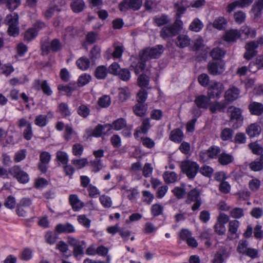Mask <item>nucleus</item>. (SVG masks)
Segmentation results:
<instances>
[{
	"label": "nucleus",
	"instance_id": "f257e3e1",
	"mask_svg": "<svg viewBox=\"0 0 263 263\" xmlns=\"http://www.w3.org/2000/svg\"><path fill=\"white\" fill-rule=\"evenodd\" d=\"M163 46L157 45L152 48H147L142 50L139 54L140 60L136 65L133 64L132 66L135 69L136 74L142 71L145 68V63L152 59H157L160 57L163 52Z\"/></svg>",
	"mask_w": 263,
	"mask_h": 263
},
{
	"label": "nucleus",
	"instance_id": "f03ea898",
	"mask_svg": "<svg viewBox=\"0 0 263 263\" xmlns=\"http://www.w3.org/2000/svg\"><path fill=\"white\" fill-rule=\"evenodd\" d=\"M174 24L170 26L164 27L161 31V36L163 39H167L176 35L183 27V23L178 16Z\"/></svg>",
	"mask_w": 263,
	"mask_h": 263
},
{
	"label": "nucleus",
	"instance_id": "7ed1b4c3",
	"mask_svg": "<svg viewBox=\"0 0 263 263\" xmlns=\"http://www.w3.org/2000/svg\"><path fill=\"white\" fill-rule=\"evenodd\" d=\"M5 22L8 26V33L9 35L16 36L19 34L18 15L17 13L8 14L6 16Z\"/></svg>",
	"mask_w": 263,
	"mask_h": 263
},
{
	"label": "nucleus",
	"instance_id": "20e7f679",
	"mask_svg": "<svg viewBox=\"0 0 263 263\" xmlns=\"http://www.w3.org/2000/svg\"><path fill=\"white\" fill-rule=\"evenodd\" d=\"M205 4L204 0H197L189 5L186 0H182L180 3L175 4V8L176 10V15L181 17L182 15L185 12L187 8L191 6L193 8H199Z\"/></svg>",
	"mask_w": 263,
	"mask_h": 263
},
{
	"label": "nucleus",
	"instance_id": "39448f33",
	"mask_svg": "<svg viewBox=\"0 0 263 263\" xmlns=\"http://www.w3.org/2000/svg\"><path fill=\"white\" fill-rule=\"evenodd\" d=\"M231 121L233 123V127L238 128L240 127L243 123V118L241 115V110L234 106H231L228 109Z\"/></svg>",
	"mask_w": 263,
	"mask_h": 263
},
{
	"label": "nucleus",
	"instance_id": "423d86ee",
	"mask_svg": "<svg viewBox=\"0 0 263 263\" xmlns=\"http://www.w3.org/2000/svg\"><path fill=\"white\" fill-rule=\"evenodd\" d=\"M181 167L183 172L190 178H193L196 176L199 169V165L196 162L190 160L183 161Z\"/></svg>",
	"mask_w": 263,
	"mask_h": 263
},
{
	"label": "nucleus",
	"instance_id": "0eeeda50",
	"mask_svg": "<svg viewBox=\"0 0 263 263\" xmlns=\"http://www.w3.org/2000/svg\"><path fill=\"white\" fill-rule=\"evenodd\" d=\"M223 90L222 84L215 81H211L208 88V96L211 99L219 98Z\"/></svg>",
	"mask_w": 263,
	"mask_h": 263
},
{
	"label": "nucleus",
	"instance_id": "6e6552de",
	"mask_svg": "<svg viewBox=\"0 0 263 263\" xmlns=\"http://www.w3.org/2000/svg\"><path fill=\"white\" fill-rule=\"evenodd\" d=\"M67 242L74 247L73 254L76 257H78L83 254V250L85 247L84 241H80L73 237H68Z\"/></svg>",
	"mask_w": 263,
	"mask_h": 263
},
{
	"label": "nucleus",
	"instance_id": "1a4fd4ad",
	"mask_svg": "<svg viewBox=\"0 0 263 263\" xmlns=\"http://www.w3.org/2000/svg\"><path fill=\"white\" fill-rule=\"evenodd\" d=\"M32 204V201L29 198H22L17 204L16 212L19 216L26 215L27 210Z\"/></svg>",
	"mask_w": 263,
	"mask_h": 263
},
{
	"label": "nucleus",
	"instance_id": "9d476101",
	"mask_svg": "<svg viewBox=\"0 0 263 263\" xmlns=\"http://www.w3.org/2000/svg\"><path fill=\"white\" fill-rule=\"evenodd\" d=\"M142 4V0H124L120 4L119 8L121 11H126L129 8L137 10L140 8Z\"/></svg>",
	"mask_w": 263,
	"mask_h": 263
},
{
	"label": "nucleus",
	"instance_id": "9b49d317",
	"mask_svg": "<svg viewBox=\"0 0 263 263\" xmlns=\"http://www.w3.org/2000/svg\"><path fill=\"white\" fill-rule=\"evenodd\" d=\"M9 172L16 177L17 180L22 183H26L28 182L29 178L28 175L25 172L21 170L17 166H14L9 170Z\"/></svg>",
	"mask_w": 263,
	"mask_h": 263
},
{
	"label": "nucleus",
	"instance_id": "f8f14e48",
	"mask_svg": "<svg viewBox=\"0 0 263 263\" xmlns=\"http://www.w3.org/2000/svg\"><path fill=\"white\" fill-rule=\"evenodd\" d=\"M209 72L213 75L219 74L222 73L224 70V65L222 61H216L209 64Z\"/></svg>",
	"mask_w": 263,
	"mask_h": 263
},
{
	"label": "nucleus",
	"instance_id": "ddd939ff",
	"mask_svg": "<svg viewBox=\"0 0 263 263\" xmlns=\"http://www.w3.org/2000/svg\"><path fill=\"white\" fill-rule=\"evenodd\" d=\"M199 195V191L196 189L191 191L188 194L187 201L195 202L194 204L192 206V210L193 211L197 210L201 205Z\"/></svg>",
	"mask_w": 263,
	"mask_h": 263
},
{
	"label": "nucleus",
	"instance_id": "4468645a",
	"mask_svg": "<svg viewBox=\"0 0 263 263\" xmlns=\"http://www.w3.org/2000/svg\"><path fill=\"white\" fill-rule=\"evenodd\" d=\"M239 227V222L236 220H231L229 223L228 238L230 239H235L239 236L238 229Z\"/></svg>",
	"mask_w": 263,
	"mask_h": 263
},
{
	"label": "nucleus",
	"instance_id": "2eb2a0df",
	"mask_svg": "<svg viewBox=\"0 0 263 263\" xmlns=\"http://www.w3.org/2000/svg\"><path fill=\"white\" fill-rule=\"evenodd\" d=\"M211 99L208 96L199 95L196 97L195 103L199 108L207 109L210 104Z\"/></svg>",
	"mask_w": 263,
	"mask_h": 263
},
{
	"label": "nucleus",
	"instance_id": "dca6fc26",
	"mask_svg": "<svg viewBox=\"0 0 263 263\" xmlns=\"http://www.w3.org/2000/svg\"><path fill=\"white\" fill-rule=\"evenodd\" d=\"M262 9L263 0H258L254 4L251 11V14L254 19H257L260 17Z\"/></svg>",
	"mask_w": 263,
	"mask_h": 263
},
{
	"label": "nucleus",
	"instance_id": "f3484780",
	"mask_svg": "<svg viewBox=\"0 0 263 263\" xmlns=\"http://www.w3.org/2000/svg\"><path fill=\"white\" fill-rule=\"evenodd\" d=\"M240 94V90L234 86H231L225 93V98L230 102H232L237 99Z\"/></svg>",
	"mask_w": 263,
	"mask_h": 263
},
{
	"label": "nucleus",
	"instance_id": "a211bd4d",
	"mask_svg": "<svg viewBox=\"0 0 263 263\" xmlns=\"http://www.w3.org/2000/svg\"><path fill=\"white\" fill-rule=\"evenodd\" d=\"M258 44L256 42H251L246 44V52L244 54L245 59L249 60L255 54V49L258 47Z\"/></svg>",
	"mask_w": 263,
	"mask_h": 263
},
{
	"label": "nucleus",
	"instance_id": "6ab92c4d",
	"mask_svg": "<svg viewBox=\"0 0 263 263\" xmlns=\"http://www.w3.org/2000/svg\"><path fill=\"white\" fill-rule=\"evenodd\" d=\"M69 200L73 210L75 211H79L84 206V203L76 194L70 195L69 197Z\"/></svg>",
	"mask_w": 263,
	"mask_h": 263
},
{
	"label": "nucleus",
	"instance_id": "aec40b11",
	"mask_svg": "<svg viewBox=\"0 0 263 263\" xmlns=\"http://www.w3.org/2000/svg\"><path fill=\"white\" fill-rule=\"evenodd\" d=\"M261 128L259 123H254L249 125L246 129V133L250 137H255L261 133Z\"/></svg>",
	"mask_w": 263,
	"mask_h": 263
},
{
	"label": "nucleus",
	"instance_id": "412c9836",
	"mask_svg": "<svg viewBox=\"0 0 263 263\" xmlns=\"http://www.w3.org/2000/svg\"><path fill=\"white\" fill-rule=\"evenodd\" d=\"M249 109L252 115H260L263 113V104L257 102H251L249 105Z\"/></svg>",
	"mask_w": 263,
	"mask_h": 263
},
{
	"label": "nucleus",
	"instance_id": "4be33fe9",
	"mask_svg": "<svg viewBox=\"0 0 263 263\" xmlns=\"http://www.w3.org/2000/svg\"><path fill=\"white\" fill-rule=\"evenodd\" d=\"M240 37V33L237 29H230L227 31L223 36L228 42H234Z\"/></svg>",
	"mask_w": 263,
	"mask_h": 263
},
{
	"label": "nucleus",
	"instance_id": "5701e85b",
	"mask_svg": "<svg viewBox=\"0 0 263 263\" xmlns=\"http://www.w3.org/2000/svg\"><path fill=\"white\" fill-rule=\"evenodd\" d=\"M150 127V123L149 119H145L143 121L142 124L140 127L137 128L134 136L135 138L138 139L140 137V134H145L147 132Z\"/></svg>",
	"mask_w": 263,
	"mask_h": 263
},
{
	"label": "nucleus",
	"instance_id": "b1692460",
	"mask_svg": "<svg viewBox=\"0 0 263 263\" xmlns=\"http://www.w3.org/2000/svg\"><path fill=\"white\" fill-rule=\"evenodd\" d=\"M55 231L59 233H73L75 232V228L69 223L59 224L55 227Z\"/></svg>",
	"mask_w": 263,
	"mask_h": 263
},
{
	"label": "nucleus",
	"instance_id": "393cba45",
	"mask_svg": "<svg viewBox=\"0 0 263 263\" xmlns=\"http://www.w3.org/2000/svg\"><path fill=\"white\" fill-rule=\"evenodd\" d=\"M183 138L184 134L182 131L179 128L173 130L170 133V139L175 143L181 142Z\"/></svg>",
	"mask_w": 263,
	"mask_h": 263
},
{
	"label": "nucleus",
	"instance_id": "a878e982",
	"mask_svg": "<svg viewBox=\"0 0 263 263\" xmlns=\"http://www.w3.org/2000/svg\"><path fill=\"white\" fill-rule=\"evenodd\" d=\"M191 39L186 34L179 35L176 40V44L180 48H184L190 45Z\"/></svg>",
	"mask_w": 263,
	"mask_h": 263
},
{
	"label": "nucleus",
	"instance_id": "bb28decb",
	"mask_svg": "<svg viewBox=\"0 0 263 263\" xmlns=\"http://www.w3.org/2000/svg\"><path fill=\"white\" fill-rule=\"evenodd\" d=\"M203 24L198 18H194L189 25V29L191 31L198 32L203 28Z\"/></svg>",
	"mask_w": 263,
	"mask_h": 263
},
{
	"label": "nucleus",
	"instance_id": "cd10ccee",
	"mask_svg": "<svg viewBox=\"0 0 263 263\" xmlns=\"http://www.w3.org/2000/svg\"><path fill=\"white\" fill-rule=\"evenodd\" d=\"M76 65L78 67L82 70H86L90 66V61L86 57H82L76 61Z\"/></svg>",
	"mask_w": 263,
	"mask_h": 263
},
{
	"label": "nucleus",
	"instance_id": "c85d7f7f",
	"mask_svg": "<svg viewBox=\"0 0 263 263\" xmlns=\"http://www.w3.org/2000/svg\"><path fill=\"white\" fill-rule=\"evenodd\" d=\"M105 129H106L107 132L110 131L111 130L110 124H99L94 129L93 131L92 132V135L96 137H100L102 134L103 133V130H104Z\"/></svg>",
	"mask_w": 263,
	"mask_h": 263
},
{
	"label": "nucleus",
	"instance_id": "c756f323",
	"mask_svg": "<svg viewBox=\"0 0 263 263\" xmlns=\"http://www.w3.org/2000/svg\"><path fill=\"white\" fill-rule=\"evenodd\" d=\"M234 160L233 156L229 154L222 153L218 157L219 162L223 165H226L232 162Z\"/></svg>",
	"mask_w": 263,
	"mask_h": 263
},
{
	"label": "nucleus",
	"instance_id": "7c9ffc66",
	"mask_svg": "<svg viewBox=\"0 0 263 263\" xmlns=\"http://www.w3.org/2000/svg\"><path fill=\"white\" fill-rule=\"evenodd\" d=\"M228 257V255L225 250H220L215 254L212 260L213 263H223Z\"/></svg>",
	"mask_w": 263,
	"mask_h": 263
},
{
	"label": "nucleus",
	"instance_id": "2f4dec72",
	"mask_svg": "<svg viewBox=\"0 0 263 263\" xmlns=\"http://www.w3.org/2000/svg\"><path fill=\"white\" fill-rule=\"evenodd\" d=\"M85 6L83 0H73L71 4V7L73 12L78 13L82 11Z\"/></svg>",
	"mask_w": 263,
	"mask_h": 263
},
{
	"label": "nucleus",
	"instance_id": "473e14b6",
	"mask_svg": "<svg viewBox=\"0 0 263 263\" xmlns=\"http://www.w3.org/2000/svg\"><path fill=\"white\" fill-rule=\"evenodd\" d=\"M163 178L166 183H172L177 181L178 176L174 172H166L163 174Z\"/></svg>",
	"mask_w": 263,
	"mask_h": 263
},
{
	"label": "nucleus",
	"instance_id": "72a5a7b5",
	"mask_svg": "<svg viewBox=\"0 0 263 263\" xmlns=\"http://www.w3.org/2000/svg\"><path fill=\"white\" fill-rule=\"evenodd\" d=\"M133 110L136 115L142 117L145 114L147 107L142 103H139L134 106Z\"/></svg>",
	"mask_w": 263,
	"mask_h": 263
},
{
	"label": "nucleus",
	"instance_id": "f704fd0d",
	"mask_svg": "<svg viewBox=\"0 0 263 263\" xmlns=\"http://www.w3.org/2000/svg\"><path fill=\"white\" fill-rule=\"evenodd\" d=\"M126 122L123 118H119L115 121L111 125V129L119 130L126 127Z\"/></svg>",
	"mask_w": 263,
	"mask_h": 263
},
{
	"label": "nucleus",
	"instance_id": "c9c22d12",
	"mask_svg": "<svg viewBox=\"0 0 263 263\" xmlns=\"http://www.w3.org/2000/svg\"><path fill=\"white\" fill-rule=\"evenodd\" d=\"M209 107L210 111L214 113L217 111H222L225 108L226 105L222 103L214 102L213 103L210 102Z\"/></svg>",
	"mask_w": 263,
	"mask_h": 263
},
{
	"label": "nucleus",
	"instance_id": "e433bc0d",
	"mask_svg": "<svg viewBox=\"0 0 263 263\" xmlns=\"http://www.w3.org/2000/svg\"><path fill=\"white\" fill-rule=\"evenodd\" d=\"M107 68L104 66L98 67L95 71V76L98 79H103L107 76Z\"/></svg>",
	"mask_w": 263,
	"mask_h": 263
},
{
	"label": "nucleus",
	"instance_id": "4c0bfd02",
	"mask_svg": "<svg viewBox=\"0 0 263 263\" xmlns=\"http://www.w3.org/2000/svg\"><path fill=\"white\" fill-rule=\"evenodd\" d=\"M48 123V118L46 115H40L36 117L34 123L38 126H45Z\"/></svg>",
	"mask_w": 263,
	"mask_h": 263
},
{
	"label": "nucleus",
	"instance_id": "58836bf2",
	"mask_svg": "<svg viewBox=\"0 0 263 263\" xmlns=\"http://www.w3.org/2000/svg\"><path fill=\"white\" fill-rule=\"evenodd\" d=\"M155 22L158 26H162L168 23L171 21L170 18L165 15H161L155 16Z\"/></svg>",
	"mask_w": 263,
	"mask_h": 263
},
{
	"label": "nucleus",
	"instance_id": "ea45409f",
	"mask_svg": "<svg viewBox=\"0 0 263 263\" xmlns=\"http://www.w3.org/2000/svg\"><path fill=\"white\" fill-rule=\"evenodd\" d=\"M240 33L244 34L246 37H254L256 35V32L254 30H251L248 26L243 25L241 27L240 30L239 31Z\"/></svg>",
	"mask_w": 263,
	"mask_h": 263
},
{
	"label": "nucleus",
	"instance_id": "a19ab883",
	"mask_svg": "<svg viewBox=\"0 0 263 263\" xmlns=\"http://www.w3.org/2000/svg\"><path fill=\"white\" fill-rule=\"evenodd\" d=\"M224 54V51L218 48L213 49L211 52L213 59L217 61H221L220 59Z\"/></svg>",
	"mask_w": 263,
	"mask_h": 263
},
{
	"label": "nucleus",
	"instance_id": "79ce46f5",
	"mask_svg": "<svg viewBox=\"0 0 263 263\" xmlns=\"http://www.w3.org/2000/svg\"><path fill=\"white\" fill-rule=\"evenodd\" d=\"M130 96V91L128 87L121 88L119 89V97L121 101L126 100Z\"/></svg>",
	"mask_w": 263,
	"mask_h": 263
},
{
	"label": "nucleus",
	"instance_id": "37998d69",
	"mask_svg": "<svg viewBox=\"0 0 263 263\" xmlns=\"http://www.w3.org/2000/svg\"><path fill=\"white\" fill-rule=\"evenodd\" d=\"M227 24V21L223 17H219L213 22V27L219 30L222 29Z\"/></svg>",
	"mask_w": 263,
	"mask_h": 263
},
{
	"label": "nucleus",
	"instance_id": "c03bdc74",
	"mask_svg": "<svg viewBox=\"0 0 263 263\" xmlns=\"http://www.w3.org/2000/svg\"><path fill=\"white\" fill-rule=\"evenodd\" d=\"M230 215L233 218L239 219L243 216L244 212L241 208H235L231 210Z\"/></svg>",
	"mask_w": 263,
	"mask_h": 263
},
{
	"label": "nucleus",
	"instance_id": "a18cd8bd",
	"mask_svg": "<svg viewBox=\"0 0 263 263\" xmlns=\"http://www.w3.org/2000/svg\"><path fill=\"white\" fill-rule=\"evenodd\" d=\"M37 33V31L34 28H29L24 33V39L25 40L30 41L34 39Z\"/></svg>",
	"mask_w": 263,
	"mask_h": 263
},
{
	"label": "nucleus",
	"instance_id": "49530a36",
	"mask_svg": "<svg viewBox=\"0 0 263 263\" xmlns=\"http://www.w3.org/2000/svg\"><path fill=\"white\" fill-rule=\"evenodd\" d=\"M122 69L120 68L119 64L116 62H114L108 68V72L115 76H118Z\"/></svg>",
	"mask_w": 263,
	"mask_h": 263
},
{
	"label": "nucleus",
	"instance_id": "de8ad7c7",
	"mask_svg": "<svg viewBox=\"0 0 263 263\" xmlns=\"http://www.w3.org/2000/svg\"><path fill=\"white\" fill-rule=\"evenodd\" d=\"M57 158L62 164L66 165L68 161L67 154L62 151H58L57 153Z\"/></svg>",
	"mask_w": 263,
	"mask_h": 263
},
{
	"label": "nucleus",
	"instance_id": "09e8293b",
	"mask_svg": "<svg viewBox=\"0 0 263 263\" xmlns=\"http://www.w3.org/2000/svg\"><path fill=\"white\" fill-rule=\"evenodd\" d=\"M98 103L101 107H107L110 104V98L108 96L104 95L99 98Z\"/></svg>",
	"mask_w": 263,
	"mask_h": 263
},
{
	"label": "nucleus",
	"instance_id": "8fccbe9b",
	"mask_svg": "<svg viewBox=\"0 0 263 263\" xmlns=\"http://www.w3.org/2000/svg\"><path fill=\"white\" fill-rule=\"evenodd\" d=\"M78 220L80 224L85 228H89L90 226L91 220L85 215H80L78 217Z\"/></svg>",
	"mask_w": 263,
	"mask_h": 263
},
{
	"label": "nucleus",
	"instance_id": "3c124183",
	"mask_svg": "<svg viewBox=\"0 0 263 263\" xmlns=\"http://www.w3.org/2000/svg\"><path fill=\"white\" fill-rule=\"evenodd\" d=\"M246 18V14L245 13L241 11L235 12L234 14V18L235 21L239 24H240L245 22Z\"/></svg>",
	"mask_w": 263,
	"mask_h": 263
},
{
	"label": "nucleus",
	"instance_id": "603ef678",
	"mask_svg": "<svg viewBox=\"0 0 263 263\" xmlns=\"http://www.w3.org/2000/svg\"><path fill=\"white\" fill-rule=\"evenodd\" d=\"M248 248L247 241L245 240H241L238 243L237 250L239 253L245 254Z\"/></svg>",
	"mask_w": 263,
	"mask_h": 263
},
{
	"label": "nucleus",
	"instance_id": "864d4df0",
	"mask_svg": "<svg viewBox=\"0 0 263 263\" xmlns=\"http://www.w3.org/2000/svg\"><path fill=\"white\" fill-rule=\"evenodd\" d=\"M37 83L39 85H41V87L44 93L48 96H50L52 94V91L50 89L49 86L46 81L41 82L38 80Z\"/></svg>",
	"mask_w": 263,
	"mask_h": 263
},
{
	"label": "nucleus",
	"instance_id": "5fc2aeb1",
	"mask_svg": "<svg viewBox=\"0 0 263 263\" xmlns=\"http://www.w3.org/2000/svg\"><path fill=\"white\" fill-rule=\"evenodd\" d=\"M91 80V76L87 73L81 75L78 79L79 86H83L88 83Z\"/></svg>",
	"mask_w": 263,
	"mask_h": 263
},
{
	"label": "nucleus",
	"instance_id": "6e6d98bb",
	"mask_svg": "<svg viewBox=\"0 0 263 263\" xmlns=\"http://www.w3.org/2000/svg\"><path fill=\"white\" fill-rule=\"evenodd\" d=\"M252 153L256 155H259L262 152V147L257 142L251 143L249 145Z\"/></svg>",
	"mask_w": 263,
	"mask_h": 263
},
{
	"label": "nucleus",
	"instance_id": "4d7b16f0",
	"mask_svg": "<svg viewBox=\"0 0 263 263\" xmlns=\"http://www.w3.org/2000/svg\"><path fill=\"white\" fill-rule=\"evenodd\" d=\"M148 82L149 78L145 74H141L138 78V85L142 88L146 87Z\"/></svg>",
	"mask_w": 263,
	"mask_h": 263
},
{
	"label": "nucleus",
	"instance_id": "13d9d810",
	"mask_svg": "<svg viewBox=\"0 0 263 263\" xmlns=\"http://www.w3.org/2000/svg\"><path fill=\"white\" fill-rule=\"evenodd\" d=\"M61 48V44L60 41L57 39H54L50 43L49 49H47L48 51H57L60 49Z\"/></svg>",
	"mask_w": 263,
	"mask_h": 263
},
{
	"label": "nucleus",
	"instance_id": "bf43d9fd",
	"mask_svg": "<svg viewBox=\"0 0 263 263\" xmlns=\"http://www.w3.org/2000/svg\"><path fill=\"white\" fill-rule=\"evenodd\" d=\"M157 227H155L154 224L151 222H146L143 231L147 234H151L155 232L157 230Z\"/></svg>",
	"mask_w": 263,
	"mask_h": 263
},
{
	"label": "nucleus",
	"instance_id": "052dcab7",
	"mask_svg": "<svg viewBox=\"0 0 263 263\" xmlns=\"http://www.w3.org/2000/svg\"><path fill=\"white\" fill-rule=\"evenodd\" d=\"M20 5V0H8L7 2V7L11 11L16 9Z\"/></svg>",
	"mask_w": 263,
	"mask_h": 263
},
{
	"label": "nucleus",
	"instance_id": "680f3d73",
	"mask_svg": "<svg viewBox=\"0 0 263 263\" xmlns=\"http://www.w3.org/2000/svg\"><path fill=\"white\" fill-rule=\"evenodd\" d=\"M198 82L202 86L205 87L209 85L210 83L209 77L206 74L202 73L199 76Z\"/></svg>",
	"mask_w": 263,
	"mask_h": 263
},
{
	"label": "nucleus",
	"instance_id": "e2e57ef3",
	"mask_svg": "<svg viewBox=\"0 0 263 263\" xmlns=\"http://www.w3.org/2000/svg\"><path fill=\"white\" fill-rule=\"evenodd\" d=\"M87 191L89 196L91 198L97 197L100 194L99 190L94 185L90 184L88 186Z\"/></svg>",
	"mask_w": 263,
	"mask_h": 263
},
{
	"label": "nucleus",
	"instance_id": "0e129e2a",
	"mask_svg": "<svg viewBox=\"0 0 263 263\" xmlns=\"http://www.w3.org/2000/svg\"><path fill=\"white\" fill-rule=\"evenodd\" d=\"M100 201L101 204L105 208H109L112 205L111 198L106 195H102L100 197Z\"/></svg>",
	"mask_w": 263,
	"mask_h": 263
},
{
	"label": "nucleus",
	"instance_id": "69168bd1",
	"mask_svg": "<svg viewBox=\"0 0 263 263\" xmlns=\"http://www.w3.org/2000/svg\"><path fill=\"white\" fill-rule=\"evenodd\" d=\"M4 205L8 209H13L16 205V200L14 197L9 196L5 200Z\"/></svg>",
	"mask_w": 263,
	"mask_h": 263
},
{
	"label": "nucleus",
	"instance_id": "338daca9",
	"mask_svg": "<svg viewBox=\"0 0 263 263\" xmlns=\"http://www.w3.org/2000/svg\"><path fill=\"white\" fill-rule=\"evenodd\" d=\"M2 73L6 76H9L14 71V68L10 64L3 65L1 68Z\"/></svg>",
	"mask_w": 263,
	"mask_h": 263
},
{
	"label": "nucleus",
	"instance_id": "774afa93",
	"mask_svg": "<svg viewBox=\"0 0 263 263\" xmlns=\"http://www.w3.org/2000/svg\"><path fill=\"white\" fill-rule=\"evenodd\" d=\"M58 109L60 114L64 117L69 116L71 114L67 105L65 103L60 104Z\"/></svg>",
	"mask_w": 263,
	"mask_h": 263
}]
</instances>
